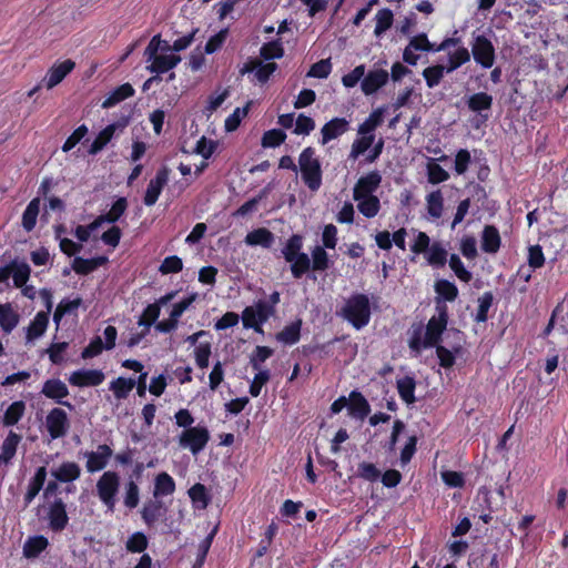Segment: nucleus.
Segmentation results:
<instances>
[{"label": "nucleus", "mask_w": 568, "mask_h": 568, "mask_svg": "<svg viewBox=\"0 0 568 568\" xmlns=\"http://www.w3.org/2000/svg\"><path fill=\"white\" fill-rule=\"evenodd\" d=\"M436 311L438 316H433L429 318L426 325L424 339L422 338V326H418L412 332L408 339V346L412 351L420 352L422 348L434 347L440 342L442 335L448 323V310L446 305H442L438 301Z\"/></svg>", "instance_id": "nucleus-1"}, {"label": "nucleus", "mask_w": 568, "mask_h": 568, "mask_svg": "<svg viewBox=\"0 0 568 568\" xmlns=\"http://www.w3.org/2000/svg\"><path fill=\"white\" fill-rule=\"evenodd\" d=\"M337 316L359 331L368 325L372 316L369 297L364 293H353L336 312Z\"/></svg>", "instance_id": "nucleus-2"}, {"label": "nucleus", "mask_w": 568, "mask_h": 568, "mask_svg": "<svg viewBox=\"0 0 568 568\" xmlns=\"http://www.w3.org/2000/svg\"><path fill=\"white\" fill-rule=\"evenodd\" d=\"M303 241L304 239L301 234H293L282 248L283 257L291 264V273L296 280L302 278L311 268L310 256L302 252Z\"/></svg>", "instance_id": "nucleus-3"}, {"label": "nucleus", "mask_w": 568, "mask_h": 568, "mask_svg": "<svg viewBox=\"0 0 568 568\" xmlns=\"http://www.w3.org/2000/svg\"><path fill=\"white\" fill-rule=\"evenodd\" d=\"M298 168L302 181L312 192H316L322 186L323 171L320 160L315 156V149L305 148L298 156Z\"/></svg>", "instance_id": "nucleus-4"}, {"label": "nucleus", "mask_w": 568, "mask_h": 568, "mask_svg": "<svg viewBox=\"0 0 568 568\" xmlns=\"http://www.w3.org/2000/svg\"><path fill=\"white\" fill-rule=\"evenodd\" d=\"M120 488V476L116 471H104L97 481V494L109 510H113Z\"/></svg>", "instance_id": "nucleus-5"}, {"label": "nucleus", "mask_w": 568, "mask_h": 568, "mask_svg": "<svg viewBox=\"0 0 568 568\" xmlns=\"http://www.w3.org/2000/svg\"><path fill=\"white\" fill-rule=\"evenodd\" d=\"M470 54L483 69H490L495 64L496 50L491 40L485 34L473 37Z\"/></svg>", "instance_id": "nucleus-6"}, {"label": "nucleus", "mask_w": 568, "mask_h": 568, "mask_svg": "<svg viewBox=\"0 0 568 568\" xmlns=\"http://www.w3.org/2000/svg\"><path fill=\"white\" fill-rule=\"evenodd\" d=\"M210 440V432L205 426H194L184 429L179 436V445L187 448L193 455L201 453Z\"/></svg>", "instance_id": "nucleus-7"}, {"label": "nucleus", "mask_w": 568, "mask_h": 568, "mask_svg": "<svg viewBox=\"0 0 568 568\" xmlns=\"http://www.w3.org/2000/svg\"><path fill=\"white\" fill-rule=\"evenodd\" d=\"M45 428L51 439L64 437L70 428V422L65 410L59 407L52 408L47 414Z\"/></svg>", "instance_id": "nucleus-8"}, {"label": "nucleus", "mask_w": 568, "mask_h": 568, "mask_svg": "<svg viewBox=\"0 0 568 568\" xmlns=\"http://www.w3.org/2000/svg\"><path fill=\"white\" fill-rule=\"evenodd\" d=\"M170 173L171 170L163 165L156 171L155 176L150 180L143 197V203L146 206H153L158 202L162 190L169 182Z\"/></svg>", "instance_id": "nucleus-9"}, {"label": "nucleus", "mask_w": 568, "mask_h": 568, "mask_svg": "<svg viewBox=\"0 0 568 568\" xmlns=\"http://www.w3.org/2000/svg\"><path fill=\"white\" fill-rule=\"evenodd\" d=\"M381 183L382 175L377 170L362 175L354 185L353 199L359 200V197L375 195L374 193L378 190Z\"/></svg>", "instance_id": "nucleus-10"}, {"label": "nucleus", "mask_w": 568, "mask_h": 568, "mask_svg": "<svg viewBox=\"0 0 568 568\" xmlns=\"http://www.w3.org/2000/svg\"><path fill=\"white\" fill-rule=\"evenodd\" d=\"M41 394L47 398L54 400L57 404L73 409V405L70 402L63 400V398L69 396V388L59 378L47 379L42 385Z\"/></svg>", "instance_id": "nucleus-11"}, {"label": "nucleus", "mask_w": 568, "mask_h": 568, "mask_svg": "<svg viewBox=\"0 0 568 568\" xmlns=\"http://www.w3.org/2000/svg\"><path fill=\"white\" fill-rule=\"evenodd\" d=\"M112 455L113 450L106 444L99 445L95 452H85L84 456L87 457V470L93 474L104 469Z\"/></svg>", "instance_id": "nucleus-12"}, {"label": "nucleus", "mask_w": 568, "mask_h": 568, "mask_svg": "<svg viewBox=\"0 0 568 568\" xmlns=\"http://www.w3.org/2000/svg\"><path fill=\"white\" fill-rule=\"evenodd\" d=\"M389 79V73L384 69L369 70L364 74L361 82L362 91L365 95L376 93L381 88L386 85Z\"/></svg>", "instance_id": "nucleus-13"}, {"label": "nucleus", "mask_w": 568, "mask_h": 568, "mask_svg": "<svg viewBox=\"0 0 568 568\" xmlns=\"http://www.w3.org/2000/svg\"><path fill=\"white\" fill-rule=\"evenodd\" d=\"M105 376L100 369H78L69 377V383L77 387L99 386Z\"/></svg>", "instance_id": "nucleus-14"}, {"label": "nucleus", "mask_w": 568, "mask_h": 568, "mask_svg": "<svg viewBox=\"0 0 568 568\" xmlns=\"http://www.w3.org/2000/svg\"><path fill=\"white\" fill-rule=\"evenodd\" d=\"M75 62L67 59L60 63H54L47 72L44 78V85L48 90L53 89L61 83L64 78L73 71Z\"/></svg>", "instance_id": "nucleus-15"}, {"label": "nucleus", "mask_w": 568, "mask_h": 568, "mask_svg": "<svg viewBox=\"0 0 568 568\" xmlns=\"http://www.w3.org/2000/svg\"><path fill=\"white\" fill-rule=\"evenodd\" d=\"M49 527L53 531H62L69 523L67 506L61 498L54 499L48 511Z\"/></svg>", "instance_id": "nucleus-16"}, {"label": "nucleus", "mask_w": 568, "mask_h": 568, "mask_svg": "<svg viewBox=\"0 0 568 568\" xmlns=\"http://www.w3.org/2000/svg\"><path fill=\"white\" fill-rule=\"evenodd\" d=\"M348 415L355 419L364 420L371 413V405L359 390H352L348 396Z\"/></svg>", "instance_id": "nucleus-17"}, {"label": "nucleus", "mask_w": 568, "mask_h": 568, "mask_svg": "<svg viewBox=\"0 0 568 568\" xmlns=\"http://www.w3.org/2000/svg\"><path fill=\"white\" fill-rule=\"evenodd\" d=\"M348 128L349 122L345 118H333L321 129V143L325 145L329 141L339 138L348 130Z\"/></svg>", "instance_id": "nucleus-18"}, {"label": "nucleus", "mask_w": 568, "mask_h": 568, "mask_svg": "<svg viewBox=\"0 0 568 568\" xmlns=\"http://www.w3.org/2000/svg\"><path fill=\"white\" fill-rule=\"evenodd\" d=\"M22 436L13 430H10L7 437L1 444L0 453V467L11 464V460L17 454L19 444L21 443Z\"/></svg>", "instance_id": "nucleus-19"}, {"label": "nucleus", "mask_w": 568, "mask_h": 568, "mask_svg": "<svg viewBox=\"0 0 568 568\" xmlns=\"http://www.w3.org/2000/svg\"><path fill=\"white\" fill-rule=\"evenodd\" d=\"M166 508L158 498L148 500L141 509V517L148 527H152L164 514Z\"/></svg>", "instance_id": "nucleus-20"}, {"label": "nucleus", "mask_w": 568, "mask_h": 568, "mask_svg": "<svg viewBox=\"0 0 568 568\" xmlns=\"http://www.w3.org/2000/svg\"><path fill=\"white\" fill-rule=\"evenodd\" d=\"M501 239L498 229L495 225H485L481 233V250L488 254H495L499 251Z\"/></svg>", "instance_id": "nucleus-21"}, {"label": "nucleus", "mask_w": 568, "mask_h": 568, "mask_svg": "<svg viewBox=\"0 0 568 568\" xmlns=\"http://www.w3.org/2000/svg\"><path fill=\"white\" fill-rule=\"evenodd\" d=\"M274 234L266 227H258L248 232L245 236V243L250 246H262L270 248L274 243Z\"/></svg>", "instance_id": "nucleus-22"}, {"label": "nucleus", "mask_w": 568, "mask_h": 568, "mask_svg": "<svg viewBox=\"0 0 568 568\" xmlns=\"http://www.w3.org/2000/svg\"><path fill=\"white\" fill-rule=\"evenodd\" d=\"M302 320L297 318L276 333L275 338L284 345H294L301 339Z\"/></svg>", "instance_id": "nucleus-23"}, {"label": "nucleus", "mask_w": 568, "mask_h": 568, "mask_svg": "<svg viewBox=\"0 0 568 568\" xmlns=\"http://www.w3.org/2000/svg\"><path fill=\"white\" fill-rule=\"evenodd\" d=\"M436 296V303L439 301L442 305H446L445 302H454L458 297L457 286L445 278L437 280L434 285Z\"/></svg>", "instance_id": "nucleus-24"}, {"label": "nucleus", "mask_w": 568, "mask_h": 568, "mask_svg": "<svg viewBox=\"0 0 568 568\" xmlns=\"http://www.w3.org/2000/svg\"><path fill=\"white\" fill-rule=\"evenodd\" d=\"M51 475L60 483H72L81 475L80 466L74 462H64Z\"/></svg>", "instance_id": "nucleus-25"}, {"label": "nucleus", "mask_w": 568, "mask_h": 568, "mask_svg": "<svg viewBox=\"0 0 568 568\" xmlns=\"http://www.w3.org/2000/svg\"><path fill=\"white\" fill-rule=\"evenodd\" d=\"M151 61L152 63L148 69L152 73L161 74L174 69L181 62V57L176 54H159L152 58Z\"/></svg>", "instance_id": "nucleus-26"}, {"label": "nucleus", "mask_w": 568, "mask_h": 568, "mask_svg": "<svg viewBox=\"0 0 568 568\" xmlns=\"http://www.w3.org/2000/svg\"><path fill=\"white\" fill-rule=\"evenodd\" d=\"M49 325V317L47 312H38L34 318L30 322L26 332L27 342H32L41 337Z\"/></svg>", "instance_id": "nucleus-27"}, {"label": "nucleus", "mask_w": 568, "mask_h": 568, "mask_svg": "<svg viewBox=\"0 0 568 568\" xmlns=\"http://www.w3.org/2000/svg\"><path fill=\"white\" fill-rule=\"evenodd\" d=\"M106 262L108 258L105 256H98L92 258L75 256L72 262V268L79 275H88Z\"/></svg>", "instance_id": "nucleus-28"}, {"label": "nucleus", "mask_w": 568, "mask_h": 568, "mask_svg": "<svg viewBox=\"0 0 568 568\" xmlns=\"http://www.w3.org/2000/svg\"><path fill=\"white\" fill-rule=\"evenodd\" d=\"M49 546V540L42 535L31 536L23 544V556L28 559L37 558Z\"/></svg>", "instance_id": "nucleus-29"}, {"label": "nucleus", "mask_w": 568, "mask_h": 568, "mask_svg": "<svg viewBox=\"0 0 568 568\" xmlns=\"http://www.w3.org/2000/svg\"><path fill=\"white\" fill-rule=\"evenodd\" d=\"M135 93L134 88L130 83H123L116 87L102 102L103 109H110L118 103L133 97Z\"/></svg>", "instance_id": "nucleus-30"}, {"label": "nucleus", "mask_w": 568, "mask_h": 568, "mask_svg": "<svg viewBox=\"0 0 568 568\" xmlns=\"http://www.w3.org/2000/svg\"><path fill=\"white\" fill-rule=\"evenodd\" d=\"M176 485L173 477L162 471L155 476L153 497L159 498L162 496H170L175 491Z\"/></svg>", "instance_id": "nucleus-31"}, {"label": "nucleus", "mask_w": 568, "mask_h": 568, "mask_svg": "<svg viewBox=\"0 0 568 568\" xmlns=\"http://www.w3.org/2000/svg\"><path fill=\"white\" fill-rule=\"evenodd\" d=\"M47 478V469L44 466L39 467L34 476L31 478L27 493L24 494V503L29 505L42 489Z\"/></svg>", "instance_id": "nucleus-32"}, {"label": "nucleus", "mask_w": 568, "mask_h": 568, "mask_svg": "<svg viewBox=\"0 0 568 568\" xmlns=\"http://www.w3.org/2000/svg\"><path fill=\"white\" fill-rule=\"evenodd\" d=\"M470 59H471L470 51L466 47L459 45L456 50L448 53L446 72L450 73V72L459 69L462 65L469 62Z\"/></svg>", "instance_id": "nucleus-33"}, {"label": "nucleus", "mask_w": 568, "mask_h": 568, "mask_svg": "<svg viewBox=\"0 0 568 568\" xmlns=\"http://www.w3.org/2000/svg\"><path fill=\"white\" fill-rule=\"evenodd\" d=\"M397 392L399 397L408 405L414 404L416 402L415 397V388L416 381L413 376H404L397 379L396 383Z\"/></svg>", "instance_id": "nucleus-34"}, {"label": "nucleus", "mask_w": 568, "mask_h": 568, "mask_svg": "<svg viewBox=\"0 0 568 568\" xmlns=\"http://www.w3.org/2000/svg\"><path fill=\"white\" fill-rule=\"evenodd\" d=\"M40 212V197L32 199L22 213V227L26 232H31L37 224V219Z\"/></svg>", "instance_id": "nucleus-35"}, {"label": "nucleus", "mask_w": 568, "mask_h": 568, "mask_svg": "<svg viewBox=\"0 0 568 568\" xmlns=\"http://www.w3.org/2000/svg\"><path fill=\"white\" fill-rule=\"evenodd\" d=\"M466 104L471 112L480 114L483 111L491 109L493 97L486 92H477L467 99Z\"/></svg>", "instance_id": "nucleus-36"}, {"label": "nucleus", "mask_w": 568, "mask_h": 568, "mask_svg": "<svg viewBox=\"0 0 568 568\" xmlns=\"http://www.w3.org/2000/svg\"><path fill=\"white\" fill-rule=\"evenodd\" d=\"M26 412V404L23 400H16L11 403L4 410L2 424L6 427L14 426L23 417Z\"/></svg>", "instance_id": "nucleus-37"}, {"label": "nucleus", "mask_w": 568, "mask_h": 568, "mask_svg": "<svg viewBox=\"0 0 568 568\" xmlns=\"http://www.w3.org/2000/svg\"><path fill=\"white\" fill-rule=\"evenodd\" d=\"M355 201L359 213L367 219L375 217L381 210V201L377 195H368Z\"/></svg>", "instance_id": "nucleus-38"}, {"label": "nucleus", "mask_w": 568, "mask_h": 568, "mask_svg": "<svg viewBox=\"0 0 568 568\" xmlns=\"http://www.w3.org/2000/svg\"><path fill=\"white\" fill-rule=\"evenodd\" d=\"M19 320L20 316L16 311H13L11 304H3V307L0 311L1 329L7 334L11 333L17 327Z\"/></svg>", "instance_id": "nucleus-39"}, {"label": "nucleus", "mask_w": 568, "mask_h": 568, "mask_svg": "<svg viewBox=\"0 0 568 568\" xmlns=\"http://www.w3.org/2000/svg\"><path fill=\"white\" fill-rule=\"evenodd\" d=\"M116 126L115 124H109L103 130L99 132L93 142L89 148V153L95 155L100 151H102L105 145L112 140L115 133Z\"/></svg>", "instance_id": "nucleus-40"}, {"label": "nucleus", "mask_w": 568, "mask_h": 568, "mask_svg": "<svg viewBox=\"0 0 568 568\" xmlns=\"http://www.w3.org/2000/svg\"><path fill=\"white\" fill-rule=\"evenodd\" d=\"M134 387V378L118 377L110 383V389L116 399H125Z\"/></svg>", "instance_id": "nucleus-41"}, {"label": "nucleus", "mask_w": 568, "mask_h": 568, "mask_svg": "<svg viewBox=\"0 0 568 568\" xmlns=\"http://www.w3.org/2000/svg\"><path fill=\"white\" fill-rule=\"evenodd\" d=\"M311 268L315 272H324L329 265L331 261L328 258V254L324 247L316 245L311 251Z\"/></svg>", "instance_id": "nucleus-42"}, {"label": "nucleus", "mask_w": 568, "mask_h": 568, "mask_svg": "<svg viewBox=\"0 0 568 568\" xmlns=\"http://www.w3.org/2000/svg\"><path fill=\"white\" fill-rule=\"evenodd\" d=\"M427 213L433 219H439L444 211V197L440 190H436L426 196Z\"/></svg>", "instance_id": "nucleus-43"}, {"label": "nucleus", "mask_w": 568, "mask_h": 568, "mask_svg": "<svg viewBox=\"0 0 568 568\" xmlns=\"http://www.w3.org/2000/svg\"><path fill=\"white\" fill-rule=\"evenodd\" d=\"M30 273L31 268L27 263L11 262V275L16 287H23L29 281Z\"/></svg>", "instance_id": "nucleus-44"}, {"label": "nucleus", "mask_w": 568, "mask_h": 568, "mask_svg": "<svg viewBox=\"0 0 568 568\" xmlns=\"http://www.w3.org/2000/svg\"><path fill=\"white\" fill-rule=\"evenodd\" d=\"M383 114H384V109L383 108H378V109L374 110L369 114V116L362 124H359L358 133L361 135L373 134L375 129L378 125L382 124V122H383Z\"/></svg>", "instance_id": "nucleus-45"}, {"label": "nucleus", "mask_w": 568, "mask_h": 568, "mask_svg": "<svg viewBox=\"0 0 568 568\" xmlns=\"http://www.w3.org/2000/svg\"><path fill=\"white\" fill-rule=\"evenodd\" d=\"M81 303H82L81 297H77L74 300H67V298L62 300L58 304V306L53 313L54 323L57 325H59L61 320L63 318V316L78 310V307L81 305Z\"/></svg>", "instance_id": "nucleus-46"}, {"label": "nucleus", "mask_w": 568, "mask_h": 568, "mask_svg": "<svg viewBox=\"0 0 568 568\" xmlns=\"http://www.w3.org/2000/svg\"><path fill=\"white\" fill-rule=\"evenodd\" d=\"M446 72V65L435 64L427 67L423 70V77L426 81V84L429 89L437 87L442 79L444 78V73Z\"/></svg>", "instance_id": "nucleus-47"}, {"label": "nucleus", "mask_w": 568, "mask_h": 568, "mask_svg": "<svg viewBox=\"0 0 568 568\" xmlns=\"http://www.w3.org/2000/svg\"><path fill=\"white\" fill-rule=\"evenodd\" d=\"M260 55L266 60L281 59L284 55V48L280 39L264 43L260 49Z\"/></svg>", "instance_id": "nucleus-48"}, {"label": "nucleus", "mask_w": 568, "mask_h": 568, "mask_svg": "<svg viewBox=\"0 0 568 568\" xmlns=\"http://www.w3.org/2000/svg\"><path fill=\"white\" fill-rule=\"evenodd\" d=\"M212 354V344L210 342H200L194 348L195 364L199 368L204 369L210 365Z\"/></svg>", "instance_id": "nucleus-49"}, {"label": "nucleus", "mask_w": 568, "mask_h": 568, "mask_svg": "<svg viewBox=\"0 0 568 568\" xmlns=\"http://www.w3.org/2000/svg\"><path fill=\"white\" fill-rule=\"evenodd\" d=\"M494 302V294L490 291L485 292L478 298V307L475 315V322L485 323L488 320V311Z\"/></svg>", "instance_id": "nucleus-50"}, {"label": "nucleus", "mask_w": 568, "mask_h": 568, "mask_svg": "<svg viewBox=\"0 0 568 568\" xmlns=\"http://www.w3.org/2000/svg\"><path fill=\"white\" fill-rule=\"evenodd\" d=\"M148 546V537L142 531L133 532L125 542L126 550L132 554L143 552Z\"/></svg>", "instance_id": "nucleus-51"}, {"label": "nucleus", "mask_w": 568, "mask_h": 568, "mask_svg": "<svg viewBox=\"0 0 568 568\" xmlns=\"http://www.w3.org/2000/svg\"><path fill=\"white\" fill-rule=\"evenodd\" d=\"M375 19H376V24H375L374 33L376 36H381L382 33H384L392 27L393 21H394V14L390 9L384 8V9L378 10V12L375 16Z\"/></svg>", "instance_id": "nucleus-52"}, {"label": "nucleus", "mask_w": 568, "mask_h": 568, "mask_svg": "<svg viewBox=\"0 0 568 568\" xmlns=\"http://www.w3.org/2000/svg\"><path fill=\"white\" fill-rule=\"evenodd\" d=\"M255 308L253 306H246L242 312V323L244 328H252L258 334H263V324L260 323V318L255 313Z\"/></svg>", "instance_id": "nucleus-53"}, {"label": "nucleus", "mask_w": 568, "mask_h": 568, "mask_svg": "<svg viewBox=\"0 0 568 568\" xmlns=\"http://www.w3.org/2000/svg\"><path fill=\"white\" fill-rule=\"evenodd\" d=\"M161 313L160 304H149L142 312L138 324L150 331V327L156 322Z\"/></svg>", "instance_id": "nucleus-54"}, {"label": "nucleus", "mask_w": 568, "mask_h": 568, "mask_svg": "<svg viewBox=\"0 0 568 568\" xmlns=\"http://www.w3.org/2000/svg\"><path fill=\"white\" fill-rule=\"evenodd\" d=\"M128 209V200L126 197H119L111 206L108 213L101 214L102 219L106 223H115L120 220V217L125 213Z\"/></svg>", "instance_id": "nucleus-55"}, {"label": "nucleus", "mask_w": 568, "mask_h": 568, "mask_svg": "<svg viewBox=\"0 0 568 568\" xmlns=\"http://www.w3.org/2000/svg\"><path fill=\"white\" fill-rule=\"evenodd\" d=\"M374 134H365L356 139L351 149L349 158L356 160L359 155L364 154L374 143Z\"/></svg>", "instance_id": "nucleus-56"}, {"label": "nucleus", "mask_w": 568, "mask_h": 568, "mask_svg": "<svg viewBox=\"0 0 568 568\" xmlns=\"http://www.w3.org/2000/svg\"><path fill=\"white\" fill-rule=\"evenodd\" d=\"M273 349L268 346H256L250 356V365L254 371H263L262 364L273 355Z\"/></svg>", "instance_id": "nucleus-57"}, {"label": "nucleus", "mask_w": 568, "mask_h": 568, "mask_svg": "<svg viewBox=\"0 0 568 568\" xmlns=\"http://www.w3.org/2000/svg\"><path fill=\"white\" fill-rule=\"evenodd\" d=\"M139 501H140L139 486L133 479H130L125 484V493H124L123 504L129 509H134L135 507H138Z\"/></svg>", "instance_id": "nucleus-58"}, {"label": "nucleus", "mask_w": 568, "mask_h": 568, "mask_svg": "<svg viewBox=\"0 0 568 568\" xmlns=\"http://www.w3.org/2000/svg\"><path fill=\"white\" fill-rule=\"evenodd\" d=\"M357 476L364 480L375 483L381 477V470L373 463L362 462L357 466Z\"/></svg>", "instance_id": "nucleus-59"}, {"label": "nucleus", "mask_w": 568, "mask_h": 568, "mask_svg": "<svg viewBox=\"0 0 568 568\" xmlns=\"http://www.w3.org/2000/svg\"><path fill=\"white\" fill-rule=\"evenodd\" d=\"M448 262L449 267L462 282L469 283L471 281V273L465 267L457 254H452Z\"/></svg>", "instance_id": "nucleus-60"}, {"label": "nucleus", "mask_w": 568, "mask_h": 568, "mask_svg": "<svg viewBox=\"0 0 568 568\" xmlns=\"http://www.w3.org/2000/svg\"><path fill=\"white\" fill-rule=\"evenodd\" d=\"M427 261L433 266L443 267L447 262V251L436 242L429 247Z\"/></svg>", "instance_id": "nucleus-61"}, {"label": "nucleus", "mask_w": 568, "mask_h": 568, "mask_svg": "<svg viewBox=\"0 0 568 568\" xmlns=\"http://www.w3.org/2000/svg\"><path fill=\"white\" fill-rule=\"evenodd\" d=\"M286 133L281 129H271L264 132L262 136V145L264 148H276L284 143Z\"/></svg>", "instance_id": "nucleus-62"}, {"label": "nucleus", "mask_w": 568, "mask_h": 568, "mask_svg": "<svg viewBox=\"0 0 568 568\" xmlns=\"http://www.w3.org/2000/svg\"><path fill=\"white\" fill-rule=\"evenodd\" d=\"M250 103L244 108H236L225 120L224 128L226 132L235 131L244 116L248 113Z\"/></svg>", "instance_id": "nucleus-63"}, {"label": "nucleus", "mask_w": 568, "mask_h": 568, "mask_svg": "<svg viewBox=\"0 0 568 568\" xmlns=\"http://www.w3.org/2000/svg\"><path fill=\"white\" fill-rule=\"evenodd\" d=\"M182 270L183 262L182 258L179 257L178 255H170L165 257L159 267L160 273L163 275L175 274L181 272Z\"/></svg>", "instance_id": "nucleus-64"}]
</instances>
